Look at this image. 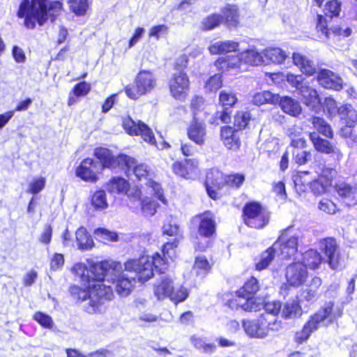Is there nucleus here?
<instances>
[{
  "label": "nucleus",
  "mask_w": 357,
  "mask_h": 357,
  "mask_svg": "<svg viewBox=\"0 0 357 357\" xmlns=\"http://www.w3.org/2000/svg\"><path fill=\"white\" fill-rule=\"evenodd\" d=\"M292 59L294 65L300 68L302 73L308 76L312 75V63L310 60L307 59L305 56L298 53H294Z\"/></svg>",
  "instance_id": "37"
},
{
  "label": "nucleus",
  "mask_w": 357,
  "mask_h": 357,
  "mask_svg": "<svg viewBox=\"0 0 357 357\" xmlns=\"http://www.w3.org/2000/svg\"><path fill=\"white\" fill-rule=\"evenodd\" d=\"M91 85L85 81L80 82L76 84L73 90V94H75L76 97H82L86 96L91 91Z\"/></svg>",
  "instance_id": "50"
},
{
  "label": "nucleus",
  "mask_w": 357,
  "mask_h": 357,
  "mask_svg": "<svg viewBox=\"0 0 357 357\" xmlns=\"http://www.w3.org/2000/svg\"><path fill=\"white\" fill-rule=\"evenodd\" d=\"M170 92L177 100H183L189 89V79L185 72H175L169 80Z\"/></svg>",
  "instance_id": "17"
},
{
  "label": "nucleus",
  "mask_w": 357,
  "mask_h": 357,
  "mask_svg": "<svg viewBox=\"0 0 357 357\" xmlns=\"http://www.w3.org/2000/svg\"><path fill=\"white\" fill-rule=\"evenodd\" d=\"M238 43L235 41H217L209 46L208 50L212 54H221L236 52L238 50Z\"/></svg>",
  "instance_id": "26"
},
{
  "label": "nucleus",
  "mask_w": 357,
  "mask_h": 357,
  "mask_svg": "<svg viewBox=\"0 0 357 357\" xmlns=\"http://www.w3.org/2000/svg\"><path fill=\"white\" fill-rule=\"evenodd\" d=\"M326 112L331 120L337 115L344 123L356 124L357 122V112L351 105L344 104L338 107L333 97H321L314 89V114L323 115Z\"/></svg>",
  "instance_id": "5"
},
{
  "label": "nucleus",
  "mask_w": 357,
  "mask_h": 357,
  "mask_svg": "<svg viewBox=\"0 0 357 357\" xmlns=\"http://www.w3.org/2000/svg\"><path fill=\"white\" fill-rule=\"evenodd\" d=\"M129 186V183L126 179L120 176H116L109 181L106 188L111 193L116 192L121 194L127 192Z\"/></svg>",
  "instance_id": "34"
},
{
  "label": "nucleus",
  "mask_w": 357,
  "mask_h": 357,
  "mask_svg": "<svg viewBox=\"0 0 357 357\" xmlns=\"http://www.w3.org/2000/svg\"><path fill=\"white\" fill-rule=\"evenodd\" d=\"M277 242L278 243V249L280 250L282 259H289L296 254L298 244L297 236H293L285 240L284 236L282 234Z\"/></svg>",
  "instance_id": "19"
},
{
  "label": "nucleus",
  "mask_w": 357,
  "mask_h": 357,
  "mask_svg": "<svg viewBox=\"0 0 357 357\" xmlns=\"http://www.w3.org/2000/svg\"><path fill=\"white\" fill-rule=\"evenodd\" d=\"M279 98V94L273 93L269 91H264L257 93L252 98V102L257 105H261L266 103L277 104V100Z\"/></svg>",
  "instance_id": "36"
},
{
  "label": "nucleus",
  "mask_w": 357,
  "mask_h": 357,
  "mask_svg": "<svg viewBox=\"0 0 357 357\" xmlns=\"http://www.w3.org/2000/svg\"><path fill=\"white\" fill-rule=\"evenodd\" d=\"M178 245L177 238L165 243L162 248V255L156 252L152 257L142 256L139 259H129L126 262V268L137 271L138 282L148 281L153 275V268L159 273H162L167 268V258H172L174 255V248Z\"/></svg>",
  "instance_id": "2"
},
{
  "label": "nucleus",
  "mask_w": 357,
  "mask_h": 357,
  "mask_svg": "<svg viewBox=\"0 0 357 357\" xmlns=\"http://www.w3.org/2000/svg\"><path fill=\"white\" fill-rule=\"evenodd\" d=\"M52 236V228L50 225H46L39 241L44 244H50Z\"/></svg>",
  "instance_id": "63"
},
{
  "label": "nucleus",
  "mask_w": 357,
  "mask_h": 357,
  "mask_svg": "<svg viewBox=\"0 0 357 357\" xmlns=\"http://www.w3.org/2000/svg\"><path fill=\"white\" fill-rule=\"evenodd\" d=\"M278 243L275 242L273 245L262 252L259 261L256 263V269L259 271L266 268L273 260L275 252L278 250Z\"/></svg>",
  "instance_id": "33"
},
{
  "label": "nucleus",
  "mask_w": 357,
  "mask_h": 357,
  "mask_svg": "<svg viewBox=\"0 0 357 357\" xmlns=\"http://www.w3.org/2000/svg\"><path fill=\"white\" fill-rule=\"evenodd\" d=\"M293 154L295 155L296 162L298 165L305 164L308 160L310 159L311 157L310 152H307L301 149H297L293 153Z\"/></svg>",
  "instance_id": "60"
},
{
  "label": "nucleus",
  "mask_w": 357,
  "mask_h": 357,
  "mask_svg": "<svg viewBox=\"0 0 357 357\" xmlns=\"http://www.w3.org/2000/svg\"><path fill=\"white\" fill-rule=\"evenodd\" d=\"M98 162L93 158H86L81 161L75 169V176L84 182L95 183L98 179Z\"/></svg>",
  "instance_id": "15"
},
{
  "label": "nucleus",
  "mask_w": 357,
  "mask_h": 357,
  "mask_svg": "<svg viewBox=\"0 0 357 357\" xmlns=\"http://www.w3.org/2000/svg\"><path fill=\"white\" fill-rule=\"evenodd\" d=\"M223 23L229 28H236L238 24L239 14L238 8L234 5H227L222 9Z\"/></svg>",
  "instance_id": "28"
},
{
  "label": "nucleus",
  "mask_w": 357,
  "mask_h": 357,
  "mask_svg": "<svg viewBox=\"0 0 357 357\" xmlns=\"http://www.w3.org/2000/svg\"><path fill=\"white\" fill-rule=\"evenodd\" d=\"M317 80L321 87L335 91H341L345 85L343 79L339 74L326 68L318 70Z\"/></svg>",
  "instance_id": "16"
},
{
  "label": "nucleus",
  "mask_w": 357,
  "mask_h": 357,
  "mask_svg": "<svg viewBox=\"0 0 357 357\" xmlns=\"http://www.w3.org/2000/svg\"><path fill=\"white\" fill-rule=\"evenodd\" d=\"M318 208L328 214H334L336 212V205L328 199H322L319 202Z\"/></svg>",
  "instance_id": "52"
},
{
  "label": "nucleus",
  "mask_w": 357,
  "mask_h": 357,
  "mask_svg": "<svg viewBox=\"0 0 357 357\" xmlns=\"http://www.w3.org/2000/svg\"><path fill=\"white\" fill-rule=\"evenodd\" d=\"M94 234L97 238L101 240L109 241L112 242H116L119 241V235L115 231H111L105 228H98L95 229Z\"/></svg>",
  "instance_id": "46"
},
{
  "label": "nucleus",
  "mask_w": 357,
  "mask_h": 357,
  "mask_svg": "<svg viewBox=\"0 0 357 357\" xmlns=\"http://www.w3.org/2000/svg\"><path fill=\"white\" fill-rule=\"evenodd\" d=\"M91 205L96 210H104L108 207L106 192L104 190H96L91 197Z\"/></svg>",
  "instance_id": "38"
},
{
  "label": "nucleus",
  "mask_w": 357,
  "mask_h": 357,
  "mask_svg": "<svg viewBox=\"0 0 357 357\" xmlns=\"http://www.w3.org/2000/svg\"><path fill=\"white\" fill-rule=\"evenodd\" d=\"M262 54L264 59V65L268 64L270 62L280 64L287 56L286 53L279 47L266 49Z\"/></svg>",
  "instance_id": "29"
},
{
  "label": "nucleus",
  "mask_w": 357,
  "mask_h": 357,
  "mask_svg": "<svg viewBox=\"0 0 357 357\" xmlns=\"http://www.w3.org/2000/svg\"><path fill=\"white\" fill-rule=\"evenodd\" d=\"M236 102L237 98L231 92L222 91L219 94V102L222 107H229L231 109Z\"/></svg>",
  "instance_id": "45"
},
{
  "label": "nucleus",
  "mask_w": 357,
  "mask_h": 357,
  "mask_svg": "<svg viewBox=\"0 0 357 357\" xmlns=\"http://www.w3.org/2000/svg\"><path fill=\"white\" fill-rule=\"evenodd\" d=\"M124 271L121 272L122 266L119 261H102L91 262L88 268L84 263L79 262L75 264L73 268L81 278L85 284L92 285V278L99 284H105L107 282L115 284V289L121 296L129 295L138 281V276L135 271L127 270L124 264ZM94 286V284H93Z\"/></svg>",
  "instance_id": "1"
},
{
  "label": "nucleus",
  "mask_w": 357,
  "mask_h": 357,
  "mask_svg": "<svg viewBox=\"0 0 357 357\" xmlns=\"http://www.w3.org/2000/svg\"><path fill=\"white\" fill-rule=\"evenodd\" d=\"M231 109L229 107H222L221 111L216 112V117L220 119L224 123H229L231 121Z\"/></svg>",
  "instance_id": "62"
},
{
  "label": "nucleus",
  "mask_w": 357,
  "mask_h": 357,
  "mask_svg": "<svg viewBox=\"0 0 357 357\" xmlns=\"http://www.w3.org/2000/svg\"><path fill=\"white\" fill-rule=\"evenodd\" d=\"M75 265L71 268V271L76 276H77L83 285H84L88 289L84 290L80 288L77 285H71L69 287V292L74 300L77 301L82 304L84 307L89 305V307L86 310L87 312H90V309L93 311H96L100 305L104 304L105 301H109L114 296L112 288L110 285L106 284H99L93 277L91 284L94 286L88 285L85 284L82 280L81 275H78L76 272L73 271Z\"/></svg>",
  "instance_id": "3"
},
{
  "label": "nucleus",
  "mask_w": 357,
  "mask_h": 357,
  "mask_svg": "<svg viewBox=\"0 0 357 357\" xmlns=\"http://www.w3.org/2000/svg\"><path fill=\"white\" fill-rule=\"evenodd\" d=\"M318 249L314 250V270L319 268L322 262L327 263L333 269H337L340 264V246L334 237H326L319 240Z\"/></svg>",
  "instance_id": "7"
},
{
  "label": "nucleus",
  "mask_w": 357,
  "mask_h": 357,
  "mask_svg": "<svg viewBox=\"0 0 357 357\" xmlns=\"http://www.w3.org/2000/svg\"><path fill=\"white\" fill-rule=\"evenodd\" d=\"M223 23V17L221 14H211L206 17L202 22L204 30H212Z\"/></svg>",
  "instance_id": "41"
},
{
  "label": "nucleus",
  "mask_w": 357,
  "mask_h": 357,
  "mask_svg": "<svg viewBox=\"0 0 357 357\" xmlns=\"http://www.w3.org/2000/svg\"><path fill=\"white\" fill-rule=\"evenodd\" d=\"M156 86V79L153 74L146 70H141L136 75L133 85L125 87V93L132 100L150 93Z\"/></svg>",
  "instance_id": "11"
},
{
  "label": "nucleus",
  "mask_w": 357,
  "mask_h": 357,
  "mask_svg": "<svg viewBox=\"0 0 357 357\" xmlns=\"http://www.w3.org/2000/svg\"><path fill=\"white\" fill-rule=\"evenodd\" d=\"M142 121H138L137 122L132 120L131 118L128 117L123 121V127L125 130L130 135H136L139 132V127Z\"/></svg>",
  "instance_id": "47"
},
{
  "label": "nucleus",
  "mask_w": 357,
  "mask_h": 357,
  "mask_svg": "<svg viewBox=\"0 0 357 357\" xmlns=\"http://www.w3.org/2000/svg\"><path fill=\"white\" fill-rule=\"evenodd\" d=\"M33 318L43 328L50 329L53 327V320L47 314H34Z\"/></svg>",
  "instance_id": "53"
},
{
  "label": "nucleus",
  "mask_w": 357,
  "mask_h": 357,
  "mask_svg": "<svg viewBox=\"0 0 357 357\" xmlns=\"http://www.w3.org/2000/svg\"><path fill=\"white\" fill-rule=\"evenodd\" d=\"M341 2L338 0H331L326 2L324 9V15H317L316 29L317 37L321 41H325L329 38L328 27V18L331 20L333 17H337L341 11Z\"/></svg>",
  "instance_id": "13"
},
{
  "label": "nucleus",
  "mask_w": 357,
  "mask_h": 357,
  "mask_svg": "<svg viewBox=\"0 0 357 357\" xmlns=\"http://www.w3.org/2000/svg\"><path fill=\"white\" fill-rule=\"evenodd\" d=\"M245 181V176L243 174H234L225 176L218 169H211L206 175L205 182L206 190L208 195L213 199L218 198V193L213 188H220V185L225 181L231 187L239 188Z\"/></svg>",
  "instance_id": "10"
},
{
  "label": "nucleus",
  "mask_w": 357,
  "mask_h": 357,
  "mask_svg": "<svg viewBox=\"0 0 357 357\" xmlns=\"http://www.w3.org/2000/svg\"><path fill=\"white\" fill-rule=\"evenodd\" d=\"M136 135H141L144 141L148 142L151 144L155 143V139L151 129L143 122Z\"/></svg>",
  "instance_id": "49"
},
{
  "label": "nucleus",
  "mask_w": 357,
  "mask_h": 357,
  "mask_svg": "<svg viewBox=\"0 0 357 357\" xmlns=\"http://www.w3.org/2000/svg\"><path fill=\"white\" fill-rule=\"evenodd\" d=\"M251 119V114L248 111H241L234 116V126L238 130H243L247 127Z\"/></svg>",
  "instance_id": "43"
},
{
  "label": "nucleus",
  "mask_w": 357,
  "mask_h": 357,
  "mask_svg": "<svg viewBox=\"0 0 357 357\" xmlns=\"http://www.w3.org/2000/svg\"><path fill=\"white\" fill-rule=\"evenodd\" d=\"M209 263L204 256H198L195 259L193 270L197 275H205L210 270Z\"/></svg>",
  "instance_id": "39"
},
{
  "label": "nucleus",
  "mask_w": 357,
  "mask_h": 357,
  "mask_svg": "<svg viewBox=\"0 0 357 357\" xmlns=\"http://www.w3.org/2000/svg\"><path fill=\"white\" fill-rule=\"evenodd\" d=\"M277 103L284 113L292 116H296L301 112V107L298 102L289 96H279Z\"/></svg>",
  "instance_id": "22"
},
{
  "label": "nucleus",
  "mask_w": 357,
  "mask_h": 357,
  "mask_svg": "<svg viewBox=\"0 0 357 357\" xmlns=\"http://www.w3.org/2000/svg\"><path fill=\"white\" fill-rule=\"evenodd\" d=\"M314 130L319 135L327 139H333L334 137V132L331 126L322 117L314 116Z\"/></svg>",
  "instance_id": "32"
},
{
  "label": "nucleus",
  "mask_w": 357,
  "mask_h": 357,
  "mask_svg": "<svg viewBox=\"0 0 357 357\" xmlns=\"http://www.w3.org/2000/svg\"><path fill=\"white\" fill-rule=\"evenodd\" d=\"M162 232L164 234L174 236V238H177L179 241L180 229L178 225L172 223L171 222H165L162 227Z\"/></svg>",
  "instance_id": "51"
},
{
  "label": "nucleus",
  "mask_w": 357,
  "mask_h": 357,
  "mask_svg": "<svg viewBox=\"0 0 357 357\" xmlns=\"http://www.w3.org/2000/svg\"><path fill=\"white\" fill-rule=\"evenodd\" d=\"M314 149L319 153L330 155L335 153V146L328 139L314 135Z\"/></svg>",
  "instance_id": "35"
},
{
  "label": "nucleus",
  "mask_w": 357,
  "mask_h": 357,
  "mask_svg": "<svg viewBox=\"0 0 357 357\" xmlns=\"http://www.w3.org/2000/svg\"><path fill=\"white\" fill-rule=\"evenodd\" d=\"M93 156L98 162L99 169L111 170L130 169L135 164V158L125 153H119L117 155L113 154V151L105 147H96L93 150Z\"/></svg>",
  "instance_id": "8"
},
{
  "label": "nucleus",
  "mask_w": 357,
  "mask_h": 357,
  "mask_svg": "<svg viewBox=\"0 0 357 357\" xmlns=\"http://www.w3.org/2000/svg\"><path fill=\"white\" fill-rule=\"evenodd\" d=\"M286 80L291 86L298 89L305 79L302 75L288 73L286 75Z\"/></svg>",
  "instance_id": "59"
},
{
  "label": "nucleus",
  "mask_w": 357,
  "mask_h": 357,
  "mask_svg": "<svg viewBox=\"0 0 357 357\" xmlns=\"http://www.w3.org/2000/svg\"><path fill=\"white\" fill-rule=\"evenodd\" d=\"M245 333L251 338L263 339L270 332L278 331L282 328V323L276 319H268L264 314H261L257 319L243 321Z\"/></svg>",
  "instance_id": "9"
},
{
  "label": "nucleus",
  "mask_w": 357,
  "mask_h": 357,
  "mask_svg": "<svg viewBox=\"0 0 357 357\" xmlns=\"http://www.w3.org/2000/svg\"><path fill=\"white\" fill-rule=\"evenodd\" d=\"M259 303L262 305L261 310L264 309L265 312H280L282 303L280 301H274L265 303Z\"/></svg>",
  "instance_id": "58"
},
{
  "label": "nucleus",
  "mask_w": 357,
  "mask_h": 357,
  "mask_svg": "<svg viewBox=\"0 0 357 357\" xmlns=\"http://www.w3.org/2000/svg\"><path fill=\"white\" fill-rule=\"evenodd\" d=\"M335 173V170L331 168L322 169L318 178H314V195H321L326 192L327 188L332 185Z\"/></svg>",
  "instance_id": "20"
},
{
  "label": "nucleus",
  "mask_w": 357,
  "mask_h": 357,
  "mask_svg": "<svg viewBox=\"0 0 357 357\" xmlns=\"http://www.w3.org/2000/svg\"><path fill=\"white\" fill-rule=\"evenodd\" d=\"M45 178L40 177L38 178H36L29 183L28 192L33 195H36L45 188Z\"/></svg>",
  "instance_id": "55"
},
{
  "label": "nucleus",
  "mask_w": 357,
  "mask_h": 357,
  "mask_svg": "<svg viewBox=\"0 0 357 357\" xmlns=\"http://www.w3.org/2000/svg\"><path fill=\"white\" fill-rule=\"evenodd\" d=\"M188 57L185 54H183L178 57L175 61V72H184V69L188 65Z\"/></svg>",
  "instance_id": "64"
},
{
  "label": "nucleus",
  "mask_w": 357,
  "mask_h": 357,
  "mask_svg": "<svg viewBox=\"0 0 357 357\" xmlns=\"http://www.w3.org/2000/svg\"><path fill=\"white\" fill-rule=\"evenodd\" d=\"M154 294L159 300L169 297L176 305L184 301L188 296V291L185 288L179 287L175 289L172 280L166 275L162 276L160 281L155 284Z\"/></svg>",
  "instance_id": "12"
},
{
  "label": "nucleus",
  "mask_w": 357,
  "mask_h": 357,
  "mask_svg": "<svg viewBox=\"0 0 357 357\" xmlns=\"http://www.w3.org/2000/svg\"><path fill=\"white\" fill-rule=\"evenodd\" d=\"M199 225L198 232L200 236L208 238L215 231V222L210 212L204 213L198 217Z\"/></svg>",
  "instance_id": "21"
},
{
  "label": "nucleus",
  "mask_w": 357,
  "mask_h": 357,
  "mask_svg": "<svg viewBox=\"0 0 357 357\" xmlns=\"http://www.w3.org/2000/svg\"><path fill=\"white\" fill-rule=\"evenodd\" d=\"M311 331V328L305 325L302 330L296 333L294 336L295 342L298 344H302L308 339Z\"/></svg>",
  "instance_id": "57"
},
{
  "label": "nucleus",
  "mask_w": 357,
  "mask_h": 357,
  "mask_svg": "<svg viewBox=\"0 0 357 357\" xmlns=\"http://www.w3.org/2000/svg\"><path fill=\"white\" fill-rule=\"evenodd\" d=\"M206 130L204 125L195 120L192 122L188 129V136L190 139L198 145H202L204 143V137Z\"/></svg>",
  "instance_id": "25"
},
{
  "label": "nucleus",
  "mask_w": 357,
  "mask_h": 357,
  "mask_svg": "<svg viewBox=\"0 0 357 357\" xmlns=\"http://www.w3.org/2000/svg\"><path fill=\"white\" fill-rule=\"evenodd\" d=\"M222 86V75L220 74H215L211 76L206 84V88L210 91H216Z\"/></svg>",
  "instance_id": "54"
},
{
  "label": "nucleus",
  "mask_w": 357,
  "mask_h": 357,
  "mask_svg": "<svg viewBox=\"0 0 357 357\" xmlns=\"http://www.w3.org/2000/svg\"><path fill=\"white\" fill-rule=\"evenodd\" d=\"M285 276L289 285L298 287L307 277V268L302 263H294L287 267Z\"/></svg>",
  "instance_id": "18"
},
{
  "label": "nucleus",
  "mask_w": 357,
  "mask_h": 357,
  "mask_svg": "<svg viewBox=\"0 0 357 357\" xmlns=\"http://www.w3.org/2000/svg\"><path fill=\"white\" fill-rule=\"evenodd\" d=\"M59 0H22L17 11V17L24 19V26L28 29H34L36 24L43 26L50 16V11L61 9Z\"/></svg>",
  "instance_id": "4"
},
{
  "label": "nucleus",
  "mask_w": 357,
  "mask_h": 357,
  "mask_svg": "<svg viewBox=\"0 0 357 357\" xmlns=\"http://www.w3.org/2000/svg\"><path fill=\"white\" fill-rule=\"evenodd\" d=\"M64 264V256L63 254L55 253L51 261V269L57 271L61 269Z\"/></svg>",
  "instance_id": "61"
},
{
  "label": "nucleus",
  "mask_w": 357,
  "mask_h": 357,
  "mask_svg": "<svg viewBox=\"0 0 357 357\" xmlns=\"http://www.w3.org/2000/svg\"><path fill=\"white\" fill-rule=\"evenodd\" d=\"M197 165L196 160L185 159L184 162H175L172 165V169L176 175L185 178Z\"/></svg>",
  "instance_id": "30"
},
{
  "label": "nucleus",
  "mask_w": 357,
  "mask_h": 357,
  "mask_svg": "<svg viewBox=\"0 0 357 357\" xmlns=\"http://www.w3.org/2000/svg\"><path fill=\"white\" fill-rule=\"evenodd\" d=\"M77 248L82 251L89 250L95 245L91 234L84 227H80L75 232Z\"/></svg>",
  "instance_id": "24"
},
{
  "label": "nucleus",
  "mask_w": 357,
  "mask_h": 357,
  "mask_svg": "<svg viewBox=\"0 0 357 357\" xmlns=\"http://www.w3.org/2000/svg\"><path fill=\"white\" fill-rule=\"evenodd\" d=\"M239 59L250 66L264 65V59L262 52L259 53L256 50H248L243 52Z\"/></svg>",
  "instance_id": "31"
},
{
  "label": "nucleus",
  "mask_w": 357,
  "mask_h": 357,
  "mask_svg": "<svg viewBox=\"0 0 357 357\" xmlns=\"http://www.w3.org/2000/svg\"><path fill=\"white\" fill-rule=\"evenodd\" d=\"M142 192L140 190H137L133 196L130 199L137 204L141 206V208L144 213L147 215H153L158 207V204L153 201L151 198L146 197L145 199H141Z\"/></svg>",
  "instance_id": "23"
},
{
  "label": "nucleus",
  "mask_w": 357,
  "mask_h": 357,
  "mask_svg": "<svg viewBox=\"0 0 357 357\" xmlns=\"http://www.w3.org/2000/svg\"><path fill=\"white\" fill-rule=\"evenodd\" d=\"M335 190L338 195L344 199H349L353 197L355 191L351 185L345 183L336 185Z\"/></svg>",
  "instance_id": "48"
},
{
  "label": "nucleus",
  "mask_w": 357,
  "mask_h": 357,
  "mask_svg": "<svg viewBox=\"0 0 357 357\" xmlns=\"http://www.w3.org/2000/svg\"><path fill=\"white\" fill-rule=\"evenodd\" d=\"M70 8L76 15H84L88 8V0H69Z\"/></svg>",
  "instance_id": "44"
},
{
  "label": "nucleus",
  "mask_w": 357,
  "mask_h": 357,
  "mask_svg": "<svg viewBox=\"0 0 357 357\" xmlns=\"http://www.w3.org/2000/svg\"><path fill=\"white\" fill-rule=\"evenodd\" d=\"M132 170L134 174L138 179L146 178L151 176V170L146 165L139 164L137 165L136 160L135 159V164L130 169H123L125 172Z\"/></svg>",
  "instance_id": "42"
},
{
  "label": "nucleus",
  "mask_w": 357,
  "mask_h": 357,
  "mask_svg": "<svg viewBox=\"0 0 357 357\" xmlns=\"http://www.w3.org/2000/svg\"><path fill=\"white\" fill-rule=\"evenodd\" d=\"M300 95L303 97L302 101L306 105H311L312 104V87L310 86V82L305 80L300 87L298 89Z\"/></svg>",
  "instance_id": "40"
},
{
  "label": "nucleus",
  "mask_w": 357,
  "mask_h": 357,
  "mask_svg": "<svg viewBox=\"0 0 357 357\" xmlns=\"http://www.w3.org/2000/svg\"><path fill=\"white\" fill-rule=\"evenodd\" d=\"M310 174L308 171L299 172L298 175L294 178V185L298 193L312 192V178H305Z\"/></svg>",
  "instance_id": "27"
},
{
  "label": "nucleus",
  "mask_w": 357,
  "mask_h": 357,
  "mask_svg": "<svg viewBox=\"0 0 357 357\" xmlns=\"http://www.w3.org/2000/svg\"><path fill=\"white\" fill-rule=\"evenodd\" d=\"M259 280L252 276L236 292L235 298L229 300L227 305L231 310H241L247 312H257L261 310V304L255 297L259 290Z\"/></svg>",
  "instance_id": "6"
},
{
  "label": "nucleus",
  "mask_w": 357,
  "mask_h": 357,
  "mask_svg": "<svg viewBox=\"0 0 357 357\" xmlns=\"http://www.w3.org/2000/svg\"><path fill=\"white\" fill-rule=\"evenodd\" d=\"M149 183L153 191L154 196L162 203L166 204L167 200L163 195V190L160 185L151 179L149 180Z\"/></svg>",
  "instance_id": "56"
},
{
  "label": "nucleus",
  "mask_w": 357,
  "mask_h": 357,
  "mask_svg": "<svg viewBox=\"0 0 357 357\" xmlns=\"http://www.w3.org/2000/svg\"><path fill=\"white\" fill-rule=\"evenodd\" d=\"M245 223L250 227L260 229L268 222V215L263 211L262 206L257 202H250L243 207Z\"/></svg>",
  "instance_id": "14"
}]
</instances>
